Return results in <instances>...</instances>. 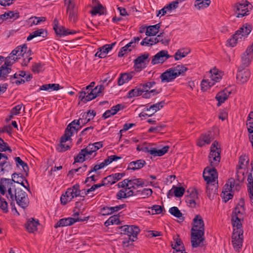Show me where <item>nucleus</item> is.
<instances>
[{"instance_id":"0eeeda50","label":"nucleus","mask_w":253,"mask_h":253,"mask_svg":"<svg viewBox=\"0 0 253 253\" xmlns=\"http://www.w3.org/2000/svg\"><path fill=\"white\" fill-rule=\"evenodd\" d=\"M252 31V27L250 24H244L227 41L226 45L234 47L238 42L245 39Z\"/></svg>"},{"instance_id":"c85d7f7f","label":"nucleus","mask_w":253,"mask_h":253,"mask_svg":"<svg viewBox=\"0 0 253 253\" xmlns=\"http://www.w3.org/2000/svg\"><path fill=\"white\" fill-rule=\"evenodd\" d=\"M171 247L175 252L173 253H187L185 252L183 244L178 237L174 238V242L171 244Z\"/></svg>"},{"instance_id":"5fc2aeb1","label":"nucleus","mask_w":253,"mask_h":253,"mask_svg":"<svg viewBox=\"0 0 253 253\" xmlns=\"http://www.w3.org/2000/svg\"><path fill=\"white\" fill-rule=\"evenodd\" d=\"M90 12L93 16L97 14L102 15L104 13V8L100 3H98L92 7Z\"/></svg>"},{"instance_id":"09e8293b","label":"nucleus","mask_w":253,"mask_h":253,"mask_svg":"<svg viewBox=\"0 0 253 253\" xmlns=\"http://www.w3.org/2000/svg\"><path fill=\"white\" fill-rule=\"evenodd\" d=\"M169 212L174 217L180 220H183L184 218L182 213L176 207L170 208L169 210Z\"/></svg>"},{"instance_id":"c756f323","label":"nucleus","mask_w":253,"mask_h":253,"mask_svg":"<svg viewBox=\"0 0 253 253\" xmlns=\"http://www.w3.org/2000/svg\"><path fill=\"white\" fill-rule=\"evenodd\" d=\"M14 79H19V78H23L20 80H16L15 83L16 84H20L24 83L25 81H29L32 78V76L29 74H27L24 71H20L18 73H15L13 75Z\"/></svg>"},{"instance_id":"bb28decb","label":"nucleus","mask_w":253,"mask_h":253,"mask_svg":"<svg viewBox=\"0 0 253 253\" xmlns=\"http://www.w3.org/2000/svg\"><path fill=\"white\" fill-rule=\"evenodd\" d=\"M39 220L33 218H29L25 224V228L29 233H35L37 231L38 226L39 225Z\"/></svg>"},{"instance_id":"cd10ccee","label":"nucleus","mask_w":253,"mask_h":253,"mask_svg":"<svg viewBox=\"0 0 253 253\" xmlns=\"http://www.w3.org/2000/svg\"><path fill=\"white\" fill-rule=\"evenodd\" d=\"M231 92V90L228 88H225L218 92L215 96L216 100L218 102L217 106H220L228 98Z\"/></svg>"},{"instance_id":"2eb2a0df","label":"nucleus","mask_w":253,"mask_h":253,"mask_svg":"<svg viewBox=\"0 0 253 253\" xmlns=\"http://www.w3.org/2000/svg\"><path fill=\"white\" fill-rule=\"evenodd\" d=\"M53 24V29L56 35L59 37H64L69 35H74L76 33L75 31L70 30L62 25H59L57 19L54 20Z\"/></svg>"},{"instance_id":"0e129e2a","label":"nucleus","mask_w":253,"mask_h":253,"mask_svg":"<svg viewBox=\"0 0 253 253\" xmlns=\"http://www.w3.org/2000/svg\"><path fill=\"white\" fill-rule=\"evenodd\" d=\"M141 45L142 46H151L156 44L155 38H145L141 42Z\"/></svg>"},{"instance_id":"aec40b11","label":"nucleus","mask_w":253,"mask_h":253,"mask_svg":"<svg viewBox=\"0 0 253 253\" xmlns=\"http://www.w3.org/2000/svg\"><path fill=\"white\" fill-rule=\"evenodd\" d=\"M250 71L243 66H240L237 73L236 79L239 84H244L247 82L250 77Z\"/></svg>"},{"instance_id":"8fccbe9b","label":"nucleus","mask_w":253,"mask_h":253,"mask_svg":"<svg viewBox=\"0 0 253 253\" xmlns=\"http://www.w3.org/2000/svg\"><path fill=\"white\" fill-rule=\"evenodd\" d=\"M16 165L17 167H21L23 170L27 173L29 170L28 166L19 157H16L14 158Z\"/></svg>"},{"instance_id":"052dcab7","label":"nucleus","mask_w":253,"mask_h":253,"mask_svg":"<svg viewBox=\"0 0 253 253\" xmlns=\"http://www.w3.org/2000/svg\"><path fill=\"white\" fill-rule=\"evenodd\" d=\"M22 108L23 110L25 109V107L23 106L22 104H18L12 108L10 112V115L9 116L10 119L12 118L13 116H16L19 114L20 113V111Z\"/></svg>"},{"instance_id":"72a5a7b5","label":"nucleus","mask_w":253,"mask_h":253,"mask_svg":"<svg viewBox=\"0 0 253 253\" xmlns=\"http://www.w3.org/2000/svg\"><path fill=\"white\" fill-rule=\"evenodd\" d=\"M222 75V72L216 68L211 69L209 73V78L211 81H213L215 83L220 81Z\"/></svg>"},{"instance_id":"ea45409f","label":"nucleus","mask_w":253,"mask_h":253,"mask_svg":"<svg viewBox=\"0 0 253 253\" xmlns=\"http://www.w3.org/2000/svg\"><path fill=\"white\" fill-rule=\"evenodd\" d=\"M198 200V195L196 191L193 192L190 196L188 197L186 202L189 207L194 208L196 207Z\"/></svg>"},{"instance_id":"f704fd0d","label":"nucleus","mask_w":253,"mask_h":253,"mask_svg":"<svg viewBox=\"0 0 253 253\" xmlns=\"http://www.w3.org/2000/svg\"><path fill=\"white\" fill-rule=\"evenodd\" d=\"M169 149V147L165 146L162 148L152 147V149L150 150V155L153 157H161L164 155L168 152Z\"/></svg>"},{"instance_id":"79ce46f5","label":"nucleus","mask_w":253,"mask_h":253,"mask_svg":"<svg viewBox=\"0 0 253 253\" xmlns=\"http://www.w3.org/2000/svg\"><path fill=\"white\" fill-rule=\"evenodd\" d=\"M215 84V82L213 81H211L210 78L208 79H204L201 83V89L204 91H207Z\"/></svg>"},{"instance_id":"4468645a","label":"nucleus","mask_w":253,"mask_h":253,"mask_svg":"<svg viewBox=\"0 0 253 253\" xmlns=\"http://www.w3.org/2000/svg\"><path fill=\"white\" fill-rule=\"evenodd\" d=\"M251 5L248 1H242L237 4L235 6V11L237 17H242L248 15Z\"/></svg>"},{"instance_id":"423d86ee","label":"nucleus","mask_w":253,"mask_h":253,"mask_svg":"<svg viewBox=\"0 0 253 253\" xmlns=\"http://www.w3.org/2000/svg\"><path fill=\"white\" fill-rule=\"evenodd\" d=\"M30 51L28 48L27 45L23 44L17 46L13 49L9 54L7 59H8L9 60H11V63L13 64L18 59H20L21 57H23V62L22 64L26 66L30 62V60L32 59V57H30Z\"/></svg>"},{"instance_id":"338daca9","label":"nucleus","mask_w":253,"mask_h":253,"mask_svg":"<svg viewBox=\"0 0 253 253\" xmlns=\"http://www.w3.org/2000/svg\"><path fill=\"white\" fill-rule=\"evenodd\" d=\"M163 208L160 205H154L150 208V210L148 211L150 214H158L162 212Z\"/></svg>"},{"instance_id":"2f4dec72","label":"nucleus","mask_w":253,"mask_h":253,"mask_svg":"<svg viewBox=\"0 0 253 253\" xmlns=\"http://www.w3.org/2000/svg\"><path fill=\"white\" fill-rule=\"evenodd\" d=\"M81 124L80 120L73 121L68 126L65 133L68 132L69 135L72 136L79 129V126Z\"/></svg>"},{"instance_id":"603ef678","label":"nucleus","mask_w":253,"mask_h":253,"mask_svg":"<svg viewBox=\"0 0 253 253\" xmlns=\"http://www.w3.org/2000/svg\"><path fill=\"white\" fill-rule=\"evenodd\" d=\"M69 19L71 21L75 22L77 18V7L67 10Z\"/></svg>"},{"instance_id":"39448f33","label":"nucleus","mask_w":253,"mask_h":253,"mask_svg":"<svg viewBox=\"0 0 253 253\" xmlns=\"http://www.w3.org/2000/svg\"><path fill=\"white\" fill-rule=\"evenodd\" d=\"M94 84V82H91L89 85L85 88H84L80 92L79 98L81 101L83 103H86L103 94L104 89V86L100 84L92 88Z\"/></svg>"},{"instance_id":"f257e3e1","label":"nucleus","mask_w":253,"mask_h":253,"mask_svg":"<svg viewBox=\"0 0 253 253\" xmlns=\"http://www.w3.org/2000/svg\"><path fill=\"white\" fill-rule=\"evenodd\" d=\"M220 145L216 141H214L211 145V151L209 155V161L212 168L207 167L203 172V177L208 184L207 188V195L210 199H211L212 192L210 190L211 184L215 183L217 179V173L214 167L218 165L220 157Z\"/></svg>"},{"instance_id":"6ab92c4d","label":"nucleus","mask_w":253,"mask_h":253,"mask_svg":"<svg viewBox=\"0 0 253 253\" xmlns=\"http://www.w3.org/2000/svg\"><path fill=\"white\" fill-rule=\"evenodd\" d=\"M253 58V43L251 45L249 46L246 51L242 54L241 56L242 64L241 66H243L244 67H248L251 63Z\"/></svg>"},{"instance_id":"6e6552de","label":"nucleus","mask_w":253,"mask_h":253,"mask_svg":"<svg viewBox=\"0 0 253 253\" xmlns=\"http://www.w3.org/2000/svg\"><path fill=\"white\" fill-rule=\"evenodd\" d=\"M244 207L241 205H237L232 213L231 224L233 232L243 231L242 223L244 220Z\"/></svg>"},{"instance_id":"680f3d73","label":"nucleus","mask_w":253,"mask_h":253,"mask_svg":"<svg viewBox=\"0 0 253 253\" xmlns=\"http://www.w3.org/2000/svg\"><path fill=\"white\" fill-rule=\"evenodd\" d=\"M83 149L84 151L85 155H86L87 159H92L96 155V152L93 150L89 144Z\"/></svg>"},{"instance_id":"a18cd8bd","label":"nucleus","mask_w":253,"mask_h":253,"mask_svg":"<svg viewBox=\"0 0 253 253\" xmlns=\"http://www.w3.org/2000/svg\"><path fill=\"white\" fill-rule=\"evenodd\" d=\"M132 75L129 73L121 74L118 80V85L121 86L128 83L132 79Z\"/></svg>"},{"instance_id":"9b49d317","label":"nucleus","mask_w":253,"mask_h":253,"mask_svg":"<svg viewBox=\"0 0 253 253\" xmlns=\"http://www.w3.org/2000/svg\"><path fill=\"white\" fill-rule=\"evenodd\" d=\"M238 187H239V185L235 184V181L233 178L229 179L224 186L221 194V196L225 202H227L232 198L234 189H237Z\"/></svg>"},{"instance_id":"412c9836","label":"nucleus","mask_w":253,"mask_h":253,"mask_svg":"<svg viewBox=\"0 0 253 253\" xmlns=\"http://www.w3.org/2000/svg\"><path fill=\"white\" fill-rule=\"evenodd\" d=\"M121 158L116 155H111L105 159L102 163L99 164L95 165L89 171L90 173L92 172H97L98 170L104 168L105 167L109 165L113 161H117Z\"/></svg>"},{"instance_id":"3c124183","label":"nucleus","mask_w":253,"mask_h":253,"mask_svg":"<svg viewBox=\"0 0 253 253\" xmlns=\"http://www.w3.org/2000/svg\"><path fill=\"white\" fill-rule=\"evenodd\" d=\"M132 44V42H128L126 45L122 47L118 53V56L122 57L128 52L130 51L132 49L134 48Z\"/></svg>"},{"instance_id":"58836bf2","label":"nucleus","mask_w":253,"mask_h":253,"mask_svg":"<svg viewBox=\"0 0 253 253\" xmlns=\"http://www.w3.org/2000/svg\"><path fill=\"white\" fill-rule=\"evenodd\" d=\"M12 169V165L7 161H2L0 163V174L11 171Z\"/></svg>"},{"instance_id":"f3484780","label":"nucleus","mask_w":253,"mask_h":253,"mask_svg":"<svg viewBox=\"0 0 253 253\" xmlns=\"http://www.w3.org/2000/svg\"><path fill=\"white\" fill-rule=\"evenodd\" d=\"M71 137L68 132L64 133V135L61 138L60 142L56 146V149L58 152H64L71 148Z\"/></svg>"},{"instance_id":"4be33fe9","label":"nucleus","mask_w":253,"mask_h":253,"mask_svg":"<svg viewBox=\"0 0 253 253\" xmlns=\"http://www.w3.org/2000/svg\"><path fill=\"white\" fill-rule=\"evenodd\" d=\"M149 54L144 53L137 57L134 60V67L137 71H140L145 68L149 62Z\"/></svg>"},{"instance_id":"f03ea898","label":"nucleus","mask_w":253,"mask_h":253,"mask_svg":"<svg viewBox=\"0 0 253 253\" xmlns=\"http://www.w3.org/2000/svg\"><path fill=\"white\" fill-rule=\"evenodd\" d=\"M1 189L8 188V193L6 194V197L11 201L10 205H14V201L21 208L24 209L28 206V199L25 192L20 189H16L15 186L11 182L4 181L1 183ZM0 191L3 193V190L1 189Z\"/></svg>"},{"instance_id":"c9c22d12","label":"nucleus","mask_w":253,"mask_h":253,"mask_svg":"<svg viewBox=\"0 0 253 253\" xmlns=\"http://www.w3.org/2000/svg\"><path fill=\"white\" fill-rule=\"evenodd\" d=\"M46 18L44 17L33 16L28 18L26 20V24L29 27H32L40 24L42 22H44Z\"/></svg>"},{"instance_id":"13d9d810","label":"nucleus","mask_w":253,"mask_h":253,"mask_svg":"<svg viewBox=\"0 0 253 253\" xmlns=\"http://www.w3.org/2000/svg\"><path fill=\"white\" fill-rule=\"evenodd\" d=\"M44 34V30L43 29H40L38 30L35 31L31 33L30 34L29 36L27 38V41H30L33 39L34 38L40 36H42V35Z\"/></svg>"},{"instance_id":"864d4df0","label":"nucleus","mask_w":253,"mask_h":253,"mask_svg":"<svg viewBox=\"0 0 253 253\" xmlns=\"http://www.w3.org/2000/svg\"><path fill=\"white\" fill-rule=\"evenodd\" d=\"M120 222V219L117 215H113L110 217L105 222V225L108 226L111 225H118Z\"/></svg>"},{"instance_id":"f8f14e48","label":"nucleus","mask_w":253,"mask_h":253,"mask_svg":"<svg viewBox=\"0 0 253 253\" xmlns=\"http://www.w3.org/2000/svg\"><path fill=\"white\" fill-rule=\"evenodd\" d=\"M121 233L127 235L129 240L134 241L136 239L140 230L138 226L133 225H125L120 228Z\"/></svg>"},{"instance_id":"b1692460","label":"nucleus","mask_w":253,"mask_h":253,"mask_svg":"<svg viewBox=\"0 0 253 253\" xmlns=\"http://www.w3.org/2000/svg\"><path fill=\"white\" fill-rule=\"evenodd\" d=\"M168 52L166 50H161L158 52L152 60L151 63L155 65L159 63H163L169 57Z\"/></svg>"},{"instance_id":"a19ab883","label":"nucleus","mask_w":253,"mask_h":253,"mask_svg":"<svg viewBox=\"0 0 253 253\" xmlns=\"http://www.w3.org/2000/svg\"><path fill=\"white\" fill-rule=\"evenodd\" d=\"M59 84H48L42 85L39 90L52 91L58 90L59 89Z\"/></svg>"},{"instance_id":"4d7b16f0","label":"nucleus","mask_w":253,"mask_h":253,"mask_svg":"<svg viewBox=\"0 0 253 253\" xmlns=\"http://www.w3.org/2000/svg\"><path fill=\"white\" fill-rule=\"evenodd\" d=\"M142 183L141 178H133L129 179L128 186L129 188L136 189L138 187H141Z\"/></svg>"},{"instance_id":"69168bd1","label":"nucleus","mask_w":253,"mask_h":253,"mask_svg":"<svg viewBox=\"0 0 253 253\" xmlns=\"http://www.w3.org/2000/svg\"><path fill=\"white\" fill-rule=\"evenodd\" d=\"M87 159L86 155H85L84 149H82L79 153L75 157V162L83 163Z\"/></svg>"},{"instance_id":"de8ad7c7","label":"nucleus","mask_w":253,"mask_h":253,"mask_svg":"<svg viewBox=\"0 0 253 253\" xmlns=\"http://www.w3.org/2000/svg\"><path fill=\"white\" fill-rule=\"evenodd\" d=\"M211 3V0H196L195 6L198 9L208 7Z\"/></svg>"},{"instance_id":"6e6d98bb","label":"nucleus","mask_w":253,"mask_h":253,"mask_svg":"<svg viewBox=\"0 0 253 253\" xmlns=\"http://www.w3.org/2000/svg\"><path fill=\"white\" fill-rule=\"evenodd\" d=\"M137 193L142 198L145 199L150 197L153 193V191L150 188H143L142 190L137 191Z\"/></svg>"},{"instance_id":"4c0bfd02","label":"nucleus","mask_w":253,"mask_h":253,"mask_svg":"<svg viewBox=\"0 0 253 253\" xmlns=\"http://www.w3.org/2000/svg\"><path fill=\"white\" fill-rule=\"evenodd\" d=\"M190 52L188 48H180L176 51L174 55L175 60H179L186 56Z\"/></svg>"},{"instance_id":"bf43d9fd","label":"nucleus","mask_w":253,"mask_h":253,"mask_svg":"<svg viewBox=\"0 0 253 253\" xmlns=\"http://www.w3.org/2000/svg\"><path fill=\"white\" fill-rule=\"evenodd\" d=\"M240 168L242 169H246L247 168L249 164V159L246 156H241L239 159Z\"/></svg>"},{"instance_id":"7c9ffc66","label":"nucleus","mask_w":253,"mask_h":253,"mask_svg":"<svg viewBox=\"0 0 253 253\" xmlns=\"http://www.w3.org/2000/svg\"><path fill=\"white\" fill-rule=\"evenodd\" d=\"M96 113L93 110H89L88 112H83L81 114L79 119L81 124H85L95 117Z\"/></svg>"},{"instance_id":"20e7f679","label":"nucleus","mask_w":253,"mask_h":253,"mask_svg":"<svg viewBox=\"0 0 253 253\" xmlns=\"http://www.w3.org/2000/svg\"><path fill=\"white\" fill-rule=\"evenodd\" d=\"M194 225L192 228L191 243L193 247L200 246L204 240V223L202 216L196 215L193 219Z\"/></svg>"},{"instance_id":"ddd939ff","label":"nucleus","mask_w":253,"mask_h":253,"mask_svg":"<svg viewBox=\"0 0 253 253\" xmlns=\"http://www.w3.org/2000/svg\"><path fill=\"white\" fill-rule=\"evenodd\" d=\"M164 103V101H161L152 105H147L144 108L143 111L140 114L139 116L143 117L152 116L163 108Z\"/></svg>"},{"instance_id":"393cba45","label":"nucleus","mask_w":253,"mask_h":253,"mask_svg":"<svg viewBox=\"0 0 253 253\" xmlns=\"http://www.w3.org/2000/svg\"><path fill=\"white\" fill-rule=\"evenodd\" d=\"M19 17V13L16 11H8L0 15V23L7 20L13 21L17 19Z\"/></svg>"},{"instance_id":"37998d69","label":"nucleus","mask_w":253,"mask_h":253,"mask_svg":"<svg viewBox=\"0 0 253 253\" xmlns=\"http://www.w3.org/2000/svg\"><path fill=\"white\" fill-rule=\"evenodd\" d=\"M248 192L251 202L253 203V176L252 173L248 176Z\"/></svg>"},{"instance_id":"774afa93","label":"nucleus","mask_w":253,"mask_h":253,"mask_svg":"<svg viewBox=\"0 0 253 253\" xmlns=\"http://www.w3.org/2000/svg\"><path fill=\"white\" fill-rule=\"evenodd\" d=\"M247 126L249 132H253V112H251L248 118Z\"/></svg>"},{"instance_id":"473e14b6","label":"nucleus","mask_w":253,"mask_h":253,"mask_svg":"<svg viewBox=\"0 0 253 253\" xmlns=\"http://www.w3.org/2000/svg\"><path fill=\"white\" fill-rule=\"evenodd\" d=\"M125 207V205H120L114 207H103L101 211V213L103 215H108L112 214L115 211H119Z\"/></svg>"},{"instance_id":"dca6fc26","label":"nucleus","mask_w":253,"mask_h":253,"mask_svg":"<svg viewBox=\"0 0 253 253\" xmlns=\"http://www.w3.org/2000/svg\"><path fill=\"white\" fill-rule=\"evenodd\" d=\"M244 240L243 231L233 232L232 244L234 249L239 252L242 248Z\"/></svg>"},{"instance_id":"a878e982","label":"nucleus","mask_w":253,"mask_h":253,"mask_svg":"<svg viewBox=\"0 0 253 253\" xmlns=\"http://www.w3.org/2000/svg\"><path fill=\"white\" fill-rule=\"evenodd\" d=\"M213 139L212 134L209 132L202 135L197 141V144L199 147H203L206 144H209Z\"/></svg>"},{"instance_id":"1a4fd4ad","label":"nucleus","mask_w":253,"mask_h":253,"mask_svg":"<svg viewBox=\"0 0 253 253\" xmlns=\"http://www.w3.org/2000/svg\"><path fill=\"white\" fill-rule=\"evenodd\" d=\"M186 71L187 68L183 65H179L170 68L161 75V82L163 83L171 82Z\"/></svg>"},{"instance_id":"5701e85b","label":"nucleus","mask_w":253,"mask_h":253,"mask_svg":"<svg viewBox=\"0 0 253 253\" xmlns=\"http://www.w3.org/2000/svg\"><path fill=\"white\" fill-rule=\"evenodd\" d=\"M11 61L6 59L4 64L0 67V80L5 81L11 71Z\"/></svg>"},{"instance_id":"7ed1b4c3","label":"nucleus","mask_w":253,"mask_h":253,"mask_svg":"<svg viewBox=\"0 0 253 253\" xmlns=\"http://www.w3.org/2000/svg\"><path fill=\"white\" fill-rule=\"evenodd\" d=\"M155 84L154 82H149L141 84L128 92V97L133 98L142 96L144 98H150L160 92V90L157 89L150 90Z\"/></svg>"},{"instance_id":"e2e57ef3","label":"nucleus","mask_w":253,"mask_h":253,"mask_svg":"<svg viewBox=\"0 0 253 253\" xmlns=\"http://www.w3.org/2000/svg\"><path fill=\"white\" fill-rule=\"evenodd\" d=\"M114 178L112 174L104 178L100 184L102 186L111 185L116 183Z\"/></svg>"},{"instance_id":"49530a36","label":"nucleus","mask_w":253,"mask_h":253,"mask_svg":"<svg viewBox=\"0 0 253 253\" xmlns=\"http://www.w3.org/2000/svg\"><path fill=\"white\" fill-rule=\"evenodd\" d=\"M145 164V162L144 160H138L130 162L129 164V168L133 170L143 168Z\"/></svg>"},{"instance_id":"c03bdc74","label":"nucleus","mask_w":253,"mask_h":253,"mask_svg":"<svg viewBox=\"0 0 253 253\" xmlns=\"http://www.w3.org/2000/svg\"><path fill=\"white\" fill-rule=\"evenodd\" d=\"M110 51L111 50L109 46L105 44L99 48V50L95 53V56L101 58H104Z\"/></svg>"},{"instance_id":"9d476101","label":"nucleus","mask_w":253,"mask_h":253,"mask_svg":"<svg viewBox=\"0 0 253 253\" xmlns=\"http://www.w3.org/2000/svg\"><path fill=\"white\" fill-rule=\"evenodd\" d=\"M80 194L79 185H74L72 187L68 188L65 194L61 196V203L63 205H66L74 198L79 196Z\"/></svg>"},{"instance_id":"e433bc0d","label":"nucleus","mask_w":253,"mask_h":253,"mask_svg":"<svg viewBox=\"0 0 253 253\" xmlns=\"http://www.w3.org/2000/svg\"><path fill=\"white\" fill-rule=\"evenodd\" d=\"M160 24L158 23L154 25L149 26L146 28L145 34L147 36H155L159 31Z\"/></svg>"},{"instance_id":"a211bd4d","label":"nucleus","mask_w":253,"mask_h":253,"mask_svg":"<svg viewBox=\"0 0 253 253\" xmlns=\"http://www.w3.org/2000/svg\"><path fill=\"white\" fill-rule=\"evenodd\" d=\"M79 213L77 212L74 214V217L64 218L60 219L54 225L57 228L60 227L70 226L75 222L83 221V219L79 217Z\"/></svg>"}]
</instances>
